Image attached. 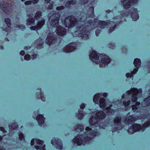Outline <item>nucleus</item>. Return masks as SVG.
I'll return each mask as SVG.
<instances>
[{
    "instance_id": "1",
    "label": "nucleus",
    "mask_w": 150,
    "mask_h": 150,
    "mask_svg": "<svg viewBox=\"0 0 150 150\" xmlns=\"http://www.w3.org/2000/svg\"><path fill=\"white\" fill-rule=\"evenodd\" d=\"M85 16H83L80 18V20L78 21L76 18L73 16H69L66 18L64 22V25L66 28H70L74 26H76L78 30L74 33L73 35L74 37L78 35L79 37H81L84 40H86L89 37V33L91 29L93 26L94 25L92 24V23L89 22L85 24L83 20L85 18Z\"/></svg>"
},
{
    "instance_id": "2",
    "label": "nucleus",
    "mask_w": 150,
    "mask_h": 150,
    "mask_svg": "<svg viewBox=\"0 0 150 150\" xmlns=\"http://www.w3.org/2000/svg\"><path fill=\"white\" fill-rule=\"evenodd\" d=\"M142 90L141 89H137L136 88H133L128 91L125 95H123L121 99V102H116L115 104L118 107L120 104H123L125 107L130 105L128 108H132L134 112H138L140 109L141 105L140 103L136 102L137 97L139 98L142 96Z\"/></svg>"
},
{
    "instance_id": "3",
    "label": "nucleus",
    "mask_w": 150,
    "mask_h": 150,
    "mask_svg": "<svg viewBox=\"0 0 150 150\" xmlns=\"http://www.w3.org/2000/svg\"><path fill=\"white\" fill-rule=\"evenodd\" d=\"M89 127H87L85 129L86 132L83 136H77L73 139L74 145L77 146L89 143V141L93 138L94 137L98 135L99 133Z\"/></svg>"
},
{
    "instance_id": "4",
    "label": "nucleus",
    "mask_w": 150,
    "mask_h": 150,
    "mask_svg": "<svg viewBox=\"0 0 150 150\" xmlns=\"http://www.w3.org/2000/svg\"><path fill=\"white\" fill-rule=\"evenodd\" d=\"M132 3L133 4L137 3L138 0H130ZM124 8L125 9L124 11L122 13L121 15L122 16L124 17L127 16L129 14L128 12H127V9L129 11V12H132L131 16L132 19L134 21H136L139 18V16L137 14V10L135 8H130L131 6V2L130 0H121Z\"/></svg>"
},
{
    "instance_id": "5",
    "label": "nucleus",
    "mask_w": 150,
    "mask_h": 150,
    "mask_svg": "<svg viewBox=\"0 0 150 150\" xmlns=\"http://www.w3.org/2000/svg\"><path fill=\"white\" fill-rule=\"evenodd\" d=\"M102 96L104 97H106L107 95L106 93H103L102 95L101 94L97 93L94 95L93 101L95 103L99 104L100 107L102 108H104L106 107V110H104L105 112L109 114H113L114 110L112 109H110V108L112 106L111 103L110 102H106V103H105V100L103 98H100Z\"/></svg>"
},
{
    "instance_id": "6",
    "label": "nucleus",
    "mask_w": 150,
    "mask_h": 150,
    "mask_svg": "<svg viewBox=\"0 0 150 150\" xmlns=\"http://www.w3.org/2000/svg\"><path fill=\"white\" fill-rule=\"evenodd\" d=\"M91 115L89 121L91 127L92 128H96V130L99 128H104L103 127H101L100 124L98 126V123L100 120L103 119L105 118L106 116V114L103 112L97 110L93 112Z\"/></svg>"
},
{
    "instance_id": "7",
    "label": "nucleus",
    "mask_w": 150,
    "mask_h": 150,
    "mask_svg": "<svg viewBox=\"0 0 150 150\" xmlns=\"http://www.w3.org/2000/svg\"><path fill=\"white\" fill-rule=\"evenodd\" d=\"M100 57V59H101L99 63L101 65H107L110 62V59L108 56L102 54H99L95 51H93L90 56V59L96 64L98 63Z\"/></svg>"
},
{
    "instance_id": "8",
    "label": "nucleus",
    "mask_w": 150,
    "mask_h": 150,
    "mask_svg": "<svg viewBox=\"0 0 150 150\" xmlns=\"http://www.w3.org/2000/svg\"><path fill=\"white\" fill-rule=\"evenodd\" d=\"M121 117H117L114 119L112 132L120 130L123 127L122 125H121Z\"/></svg>"
},
{
    "instance_id": "9",
    "label": "nucleus",
    "mask_w": 150,
    "mask_h": 150,
    "mask_svg": "<svg viewBox=\"0 0 150 150\" xmlns=\"http://www.w3.org/2000/svg\"><path fill=\"white\" fill-rule=\"evenodd\" d=\"M113 23L112 21H109L108 22V21L106 22H103L102 21H99L98 22V24L99 25L100 27L101 28H105V26L106 25H110L111 26H113L112 27H111L109 31V33L112 32L113 31L115 28V26L116 25V23L114 25H112Z\"/></svg>"
},
{
    "instance_id": "10",
    "label": "nucleus",
    "mask_w": 150,
    "mask_h": 150,
    "mask_svg": "<svg viewBox=\"0 0 150 150\" xmlns=\"http://www.w3.org/2000/svg\"><path fill=\"white\" fill-rule=\"evenodd\" d=\"M134 64L135 66L137 67L134 69L133 72L132 73H127L126 74V76L128 78H131L133 76V74L135 73L138 70V68L140 65L141 61L139 59H134Z\"/></svg>"
},
{
    "instance_id": "11",
    "label": "nucleus",
    "mask_w": 150,
    "mask_h": 150,
    "mask_svg": "<svg viewBox=\"0 0 150 150\" xmlns=\"http://www.w3.org/2000/svg\"><path fill=\"white\" fill-rule=\"evenodd\" d=\"M53 11V15L50 16L49 19L50 25L53 27H57L58 24L59 18L54 15V13Z\"/></svg>"
},
{
    "instance_id": "12",
    "label": "nucleus",
    "mask_w": 150,
    "mask_h": 150,
    "mask_svg": "<svg viewBox=\"0 0 150 150\" xmlns=\"http://www.w3.org/2000/svg\"><path fill=\"white\" fill-rule=\"evenodd\" d=\"M56 40L53 33H49L45 40V42L49 45L55 43Z\"/></svg>"
},
{
    "instance_id": "13",
    "label": "nucleus",
    "mask_w": 150,
    "mask_h": 150,
    "mask_svg": "<svg viewBox=\"0 0 150 150\" xmlns=\"http://www.w3.org/2000/svg\"><path fill=\"white\" fill-rule=\"evenodd\" d=\"M51 143L57 149H62L61 142L58 139L53 138L51 141Z\"/></svg>"
},
{
    "instance_id": "14",
    "label": "nucleus",
    "mask_w": 150,
    "mask_h": 150,
    "mask_svg": "<svg viewBox=\"0 0 150 150\" xmlns=\"http://www.w3.org/2000/svg\"><path fill=\"white\" fill-rule=\"evenodd\" d=\"M9 3L8 2H5L2 1L0 3V7L2 11L5 13H9V11L7 6L8 7Z\"/></svg>"
},
{
    "instance_id": "15",
    "label": "nucleus",
    "mask_w": 150,
    "mask_h": 150,
    "mask_svg": "<svg viewBox=\"0 0 150 150\" xmlns=\"http://www.w3.org/2000/svg\"><path fill=\"white\" fill-rule=\"evenodd\" d=\"M27 16L28 17V18L26 20V24L27 25L30 26L34 24L35 19L34 18H32L33 16L31 14H28Z\"/></svg>"
},
{
    "instance_id": "16",
    "label": "nucleus",
    "mask_w": 150,
    "mask_h": 150,
    "mask_svg": "<svg viewBox=\"0 0 150 150\" xmlns=\"http://www.w3.org/2000/svg\"><path fill=\"white\" fill-rule=\"evenodd\" d=\"M56 32L58 35L63 36L65 34L66 31L63 28L60 26H59L57 27Z\"/></svg>"
},
{
    "instance_id": "17",
    "label": "nucleus",
    "mask_w": 150,
    "mask_h": 150,
    "mask_svg": "<svg viewBox=\"0 0 150 150\" xmlns=\"http://www.w3.org/2000/svg\"><path fill=\"white\" fill-rule=\"evenodd\" d=\"M74 43H71L67 46L65 49H63V51L65 52H72L75 49Z\"/></svg>"
},
{
    "instance_id": "18",
    "label": "nucleus",
    "mask_w": 150,
    "mask_h": 150,
    "mask_svg": "<svg viewBox=\"0 0 150 150\" xmlns=\"http://www.w3.org/2000/svg\"><path fill=\"white\" fill-rule=\"evenodd\" d=\"M38 149L45 150V145L44 144L43 141L38 139Z\"/></svg>"
},
{
    "instance_id": "19",
    "label": "nucleus",
    "mask_w": 150,
    "mask_h": 150,
    "mask_svg": "<svg viewBox=\"0 0 150 150\" xmlns=\"http://www.w3.org/2000/svg\"><path fill=\"white\" fill-rule=\"evenodd\" d=\"M44 118L42 115H38V124L40 126L44 127Z\"/></svg>"
},
{
    "instance_id": "20",
    "label": "nucleus",
    "mask_w": 150,
    "mask_h": 150,
    "mask_svg": "<svg viewBox=\"0 0 150 150\" xmlns=\"http://www.w3.org/2000/svg\"><path fill=\"white\" fill-rule=\"evenodd\" d=\"M31 146L33 147H34L35 148L38 150V139H33L31 141Z\"/></svg>"
},
{
    "instance_id": "21",
    "label": "nucleus",
    "mask_w": 150,
    "mask_h": 150,
    "mask_svg": "<svg viewBox=\"0 0 150 150\" xmlns=\"http://www.w3.org/2000/svg\"><path fill=\"white\" fill-rule=\"evenodd\" d=\"M38 30L40 29L44 25L45 22L44 20L41 18H38Z\"/></svg>"
},
{
    "instance_id": "22",
    "label": "nucleus",
    "mask_w": 150,
    "mask_h": 150,
    "mask_svg": "<svg viewBox=\"0 0 150 150\" xmlns=\"http://www.w3.org/2000/svg\"><path fill=\"white\" fill-rule=\"evenodd\" d=\"M45 3L48 5V9L51 10L52 9L53 3L51 1V0H45Z\"/></svg>"
},
{
    "instance_id": "23",
    "label": "nucleus",
    "mask_w": 150,
    "mask_h": 150,
    "mask_svg": "<svg viewBox=\"0 0 150 150\" xmlns=\"http://www.w3.org/2000/svg\"><path fill=\"white\" fill-rule=\"evenodd\" d=\"M76 1H70L67 2L66 4V6L67 8L72 7L76 4Z\"/></svg>"
},
{
    "instance_id": "24",
    "label": "nucleus",
    "mask_w": 150,
    "mask_h": 150,
    "mask_svg": "<svg viewBox=\"0 0 150 150\" xmlns=\"http://www.w3.org/2000/svg\"><path fill=\"white\" fill-rule=\"evenodd\" d=\"M5 23L6 24L8 28H10V26L11 25L10 19L9 18H6L4 19Z\"/></svg>"
},
{
    "instance_id": "25",
    "label": "nucleus",
    "mask_w": 150,
    "mask_h": 150,
    "mask_svg": "<svg viewBox=\"0 0 150 150\" xmlns=\"http://www.w3.org/2000/svg\"><path fill=\"white\" fill-rule=\"evenodd\" d=\"M83 129V126L81 125H77L75 127V129L77 132L81 131Z\"/></svg>"
},
{
    "instance_id": "26",
    "label": "nucleus",
    "mask_w": 150,
    "mask_h": 150,
    "mask_svg": "<svg viewBox=\"0 0 150 150\" xmlns=\"http://www.w3.org/2000/svg\"><path fill=\"white\" fill-rule=\"evenodd\" d=\"M19 139L20 141H25V138L23 134L21 132H19L18 134Z\"/></svg>"
},
{
    "instance_id": "27",
    "label": "nucleus",
    "mask_w": 150,
    "mask_h": 150,
    "mask_svg": "<svg viewBox=\"0 0 150 150\" xmlns=\"http://www.w3.org/2000/svg\"><path fill=\"white\" fill-rule=\"evenodd\" d=\"M33 117L38 121V110L34 111L33 114Z\"/></svg>"
},
{
    "instance_id": "28",
    "label": "nucleus",
    "mask_w": 150,
    "mask_h": 150,
    "mask_svg": "<svg viewBox=\"0 0 150 150\" xmlns=\"http://www.w3.org/2000/svg\"><path fill=\"white\" fill-rule=\"evenodd\" d=\"M81 111H79V114L77 115V117L79 119L82 118L84 115V114Z\"/></svg>"
},
{
    "instance_id": "29",
    "label": "nucleus",
    "mask_w": 150,
    "mask_h": 150,
    "mask_svg": "<svg viewBox=\"0 0 150 150\" xmlns=\"http://www.w3.org/2000/svg\"><path fill=\"white\" fill-rule=\"evenodd\" d=\"M16 27L18 28L19 29H21V30H24L25 28V26L23 25H18L16 24Z\"/></svg>"
},
{
    "instance_id": "30",
    "label": "nucleus",
    "mask_w": 150,
    "mask_h": 150,
    "mask_svg": "<svg viewBox=\"0 0 150 150\" xmlns=\"http://www.w3.org/2000/svg\"><path fill=\"white\" fill-rule=\"evenodd\" d=\"M30 29L31 30H34L36 31L38 33V23L35 26H32L30 27Z\"/></svg>"
},
{
    "instance_id": "31",
    "label": "nucleus",
    "mask_w": 150,
    "mask_h": 150,
    "mask_svg": "<svg viewBox=\"0 0 150 150\" xmlns=\"http://www.w3.org/2000/svg\"><path fill=\"white\" fill-rule=\"evenodd\" d=\"M30 59L31 57L29 54H26L24 56V59L25 60H29Z\"/></svg>"
},
{
    "instance_id": "32",
    "label": "nucleus",
    "mask_w": 150,
    "mask_h": 150,
    "mask_svg": "<svg viewBox=\"0 0 150 150\" xmlns=\"http://www.w3.org/2000/svg\"><path fill=\"white\" fill-rule=\"evenodd\" d=\"M88 2V0H80V3L81 4L83 5L86 4Z\"/></svg>"
},
{
    "instance_id": "33",
    "label": "nucleus",
    "mask_w": 150,
    "mask_h": 150,
    "mask_svg": "<svg viewBox=\"0 0 150 150\" xmlns=\"http://www.w3.org/2000/svg\"><path fill=\"white\" fill-rule=\"evenodd\" d=\"M32 1H27L24 2V4L25 5H30L31 4Z\"/></svg>"
},
{
    "instance_id": "34",
    "label": "nucleus",
    "mask_w": 150,
    "mask_h": 150,
    "mask_svg": "<svg viewBox=\"0 0 150 150\" xmlns=\"http://www.w3.org/2000/svg\"><path fill=\"white\" fill-rule=\"evenodd\" d=\"M89 9H90V10L91 11V17H94V14H93V10H94V8H93V7H90V8Z\"/></svg>"
},
{
    "instance_id": "35",
    "label": "nucleus",
    "mask_w": 150,
    "mask_h": 150,
    "mask_svg": "<svg viewBox=\"0 0 150 150\" xmlns=\"http://www.w3.org/2000/svg\"><path fill=\"white\" fill-rule=\"evenodd\" d=\"M12 128L13 129H16L17 127V125L16 124H13L11 126Z\"/></svg>"
},
{
    "instance_id": "36",
    "label": "nucleus",
    "mask_w": 150,
    "mask_h": 150,
    "mask_svg": "<svg viewBox=\"0 0 150 150\" xmlns=\"http://www.w3.org/2000/svg\"><path fill=\"white\" fill-rule=\"evenodd\" d=\"M31 48V46H25L24 47V49L25 50L27 51L29 49H30Z\"/></svg>"
},
{
    "instance_id": "37",
    "label": "nucleus",
    "mask_w": 150,
    "mask_h": 150,
    "mask_svg": "<svg viewBox=\"0 0 150 150\" xmlns=\"http://www.w3.org/2000/svg\"><path fill=\"white\" fill-rule=\"evenodd\" d=\"M43 45V42L42 40L40 42V43L39 44L38 43V47L40 46V48H41L43 47L42 46ZM39 48V47H38V49Z\"/></svg>"
},
{
    "instance_id": "38",
    "label": "nucleus",
    "mask_w": 150,
    "mask_h": 150,
    "mask_svg": "<svg viewBox=\"0 0 150 150\" xmlns=\"http://www.w3.org/2000/svg\"><path fill=\"white\" fill-rule=\"evenodd\" d=\"M64 7L63 6L57 7L56 9L58 10H60L63 9Z\"/></svg>"
},
{
    "instance_id": "39",
    "label": "nucleus",
    "mask_w": 150,
    "mask_h": 150,
    "mask_svg": "<svg viewBox=\"0 0 150 150\" xmlns=\"http://www.w3.org/2000/svg\"><path fill=\"white\" fill-rule=\"evenodd\" d=\"M25 52L24 50H22L20 52V54L21 55L23 56L25 54Z\"/></svg>"
},
{
    "instance_id": "40",
    "label": "nucleus",
    "mask_w": 150,
    "mask_h": 150,
    "mask_svg": "<svg viewBox=\"0 0 150 150\" xmlns=\"http://www.w3.org/2000/svg\"><path fill=\"white\" fill-rule=\"evenodd\" d=\"M100 30H97L96 31V34L97 36H98V35L100 34Z\"/></svg>"
},
{
    "instance_id": "41",
    "label": "nucleus",
    "mask_w": 150,
    "mask_h": 150,
    "mask_svg": "<svg viewBox=\"0 0 150 150\" xmlns=\"http://www.w3.org/2000/svg\"><path fill=\"white\" fill-rule=\"evenodd\" d=\"M1 130L4 132H6V130L3 127H1Z\"/></svg>"
},
{
    "instance_id": "42",
    "label": "nucleus",
    "mask_w": 150,
    "mask_h": 150,
    "mask_svg": "<svg viewBox=\"0 0 150 150\" xmlns=\"http://www.w3.org/2000/svg\"><path fill=\"white\" fill-rule=\"evenodd\" d=\"M32 3L33 4H35L38 3V0H32Z\"/></svg>"
},
{
    "instance_id": "43",
    "label": "nucleus",
    "mask_w": 150,
    "mask_h": 150,
    "mask_svg": "<svg viewBox=\"0 0 150 150\" xmlns=\"http://www.w3.org/2000/svg\"><path fill=\"white\" fill-rule=\"evenodd\" d=\"M35 18L36 20H38V11L36 12L35 16Z\"/></svg>"
},
{
    "instance_id": "44",
    "label": "nucleus",
    "mask_w": 150,
    "mask_h": 150,
    "mask_svg": "<svg viewBox=\"0 0 150 150\" xmlns=\"http://www.w3.org/2000/svg\"><path fill=\"white\" fill-rule=\"evenodd\" d=\"M80 107L81 108L83 109L85 108V105L84 104H82L81 105Z\"/></svg>"
},
{
    "instance_id": "45",
    "label": "nucleus",
    "mask_w": 150,
    "mask_h": 150,
    "mask_svg": "<svg viewBox=\"0 0 150 150\" xmlns=\"http://www.w3.org/2000/svg\"><path fill=\"white\" fill-rule=\"evenodd\" d=\"M115 46H114L113 45H112L111 44L109 46V47L111 49H114V48Z\"/></svg>"
},
{
    "instance_id": "46",
    "label": "nucleus",
    "mask_w": 150,
    "mask_h": 150,
    "mask_svg": "<svg viewBox=\"0 0 150 150\" xmlns=\"http://www.w3.org/2000/svg\"><path fill=\"white\" fill-rule=\"evenodd\" d=\"M3 139V137L1 135H0V142H1Z\"/></svg>"
},
{
    "instance_id": "47",
    "label": "nucleus",
    "mask_w": 150,
    "mask_h": 150,
    "mask_svg": "<svg viewBox=\"0 0 150 150\" xmlns=\"http://www.w3.org/2000/svg\"><path fill=\"white\" fill-rule=\"evenodd\" d=\"M38 16H39L41 15V13L40 12L38 11Z\"/></svg>"
},
{
    "instance_id": "48",
    "label": "nucleus",
    "mask_w": 150,
    "mask_h": 150,
    "mask_svg": "<svg viewBox=\"0 0 150 150\" xmlns=\"http://www.w3.org/2000/svg\"><path fill=\"white\" fill-rule=\"evenodd\" d=\"M0 47H1V49L3 50V49H4V47H3V46H1H1H0Z\"/></svg>"
},
{
    "instance_id": "49",
    "label": "nucleus",
    "mask_w": 150,
    "mask_h": 150,
    "mask_svg": "<svg viewBox=\"0 0 150 150\" xmlns=\"http://www.w3.org/2000/svg\"><path fill=\"white\" fill-rule=\"evenodd\" d=\"M0 150H3V149L2 148L0 147Z\"/></svg>"
},
{
    "instance_id": "50",
    "label": "nucleus",
    "mask_w": 150,
    "mask_h": 150,
    "mask_svg": "<svg viewBox=\"0 0 150 150\" xmlns=\"http://www.w3.org/2000/svg\"><path fill=\"white\" fill-rule=\"evenodd\" d=\"M35 41L36 42H38V39L36 40Z\"/></svg>"
},
{
    "instance_id": "51",
    "label": "nucleus",
    "mask_w": 150,
    "mask_h": 150,
    "mask_svg": "<svg viewBox=\"0 0 150 150\" xmlns=\"http://www.w3.org/2000/svg\"><path fill=\"white\" fill-rule=\"evenodd\" d=\"M59 0L61 1H62L63 0Z\"/></svg>"
},
{
    "instance_id": "52",
    "label": "nucleus",
    "mask_w": 150,
    "mask_h": 150,
    "mask_svg": "<svg viewBox=\"0 0 150 150\" xmlns=\"http://www.w3.org/2000/svg\"><path fill=\"white\" fill-rule=\"evenodd\" d=\"M35 55H36V56H37V54H35Z\"/></svg>"
},
{
    "instance_id": "53",
    "label": "nucleus",
    "mask_w": 150,
    "mask_h": 150,
    "mask_svg": "<svg viewBox=\"0 0 150 150\" xmlns=\"http://www.w3.org/2000/svg\"><path fill=\"white\" fill-rule=\"evenodd\" d=\"M149 69H150V67L149 68Z\"/></svg>"
},
{
    "instance_id": "54",
    "label": "nucleus",
    "mask_w": 150,
    "mask_h": 150,
    "mask_svg": "<svg viewBox=\"0 0 150 150\" xmlns=\"http://www.w3.org/2000/svg\"><path fill=\"white\" fill-rule=\"evenodd\" d=\"M6 32H7V31L6 30Z\"/></svg>"
},
{
    "instance_id": "55",
    "label": "nucleus",
    "mask_w": 150,
    "mask_h": 150,
    "mask_svg": "<svg viewBox=\"0 0 150 150\" xmlns=\"http://www.w3.org/2000/svg\"><path fill=\"white\" fill-rule=\"evenodd\" d=\"M6 32H7V31L6 30Z\"/></svg>"
},
{
    "instance_id": "56",
    "label": "nucleus",
    "mask_w": 150,
    "mask_h": 150,
    "mask_svg": "<svg viewBox=\"0 0 150 150\" xmlns=\"http://www.w3.org/2000/svg\"><path fill=\"white\" fill-rule=\"evenodd\" d=\"M6 32H7V31L6 30Z\"/></svg>"
}]
</instances>
